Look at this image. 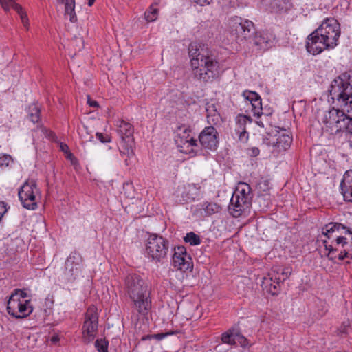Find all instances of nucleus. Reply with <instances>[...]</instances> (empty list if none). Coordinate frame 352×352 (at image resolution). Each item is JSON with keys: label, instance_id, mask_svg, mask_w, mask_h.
I'll return each mask as SVG.
<instances>
[{"label": "nucleus", "instance_id": "obj_7", "mask_svg": "<svg viewBox=\"0 0 352 352\" xmlns=\"http://www.w3.org/2000/svg\"><path fill=\"white\" fill-rule=\"evenodd\" d=\"M38 195L39 190L34 179H28L18 192L19 199L23 206L28 210H35L37 208Z\"/></svg>", "mask_w": 352, "mask_h": 352}, {"label": "nucleus", "instance_id": "obj_44", "mask_svg": "<svg viewBox=\"0 0 352 352\" xmlns=\"http://www.w3.org/2000/svg\"><path fill=\"white\" fill-rule=\"evenodd\" d=\"M20 16H21V21H22L23 25L26 28H28V27H29V20H28V16H27L26 13H22V14L20 15Z\"/></svg>", "mask_w": 352, "mask_h": 352}, {"label": "nucleus", "instance_id": "obj_50", "mask_svg": "<svg viewBox=\"0 0 352 352\" xmlns=\"http://www.w3.org/2000/svg\"><path fill=\"white\" fill-rule=\"evenodd\" d=\"M259 149L258 148L254 147L252 148V156H257L259 154Z\"/></svg>", "mask_w": 352, "mask_h": 352}, {"label": "nucleus", "instance_id": "obj_37", "mask_svg": "<svg viewBox=\"0 0 352 352\" xmlns=\"http://www.w3.org/2000/svg\"><path fill=\"white\" fill-rule=\"evenodd\" d=\"M12 160V158L8 155H0V166H8Z\"/></svg>", "mask_w": 352, "mask_h": 352}, {"label": "nucleus", "instance_id": "obj_35", "mask_svg": "<svg viewBox=\"0 0 352 352\" xmlns=\"http://www.w3.org/2000/svg\"><path fill=\"white\" fill-rule=\"evenodd\" d=\"M243 96L245 98L246 100L250 101V104L254 101H256V100L261 98L260 96L256 92L251 91H244Z\"/></svg>", "mask_w": 352, "mask_h": 352}, {"label": "nucleus", "instance_id": "obj_36", "mask_svg": "<svg viewBox=\"0 0 352 352\" xmlns=\"http://www.w3.org/2000/svg\"><path fill=\"white\" fill-rule=\"evenodd\" d=\"M255 204H258L261 210H265L266 208H267L269 201L268 200L265 199L263 195H261L258 196L255 201Z\"/></svg>", "mask_w": 352, "mask_h": 352}, {"label": "nucleus", "instance_id": "obj_21", "mask_svg": "<svg viewBox=\"0 0 352 352\" xmlns=\"http://www.w3.org/2000/svg\"><path fill=\"white\" fill-rule=\"evenodd\" d=\"M221 340L223 343L231 345L235 344L236 340H238L242 346H245L247 344V340L245 338L238 333H234L231 330H228L222 334Z\"/></svg>", "mask_w": 352, "mask_h": 352}, {"label": "nucleus", "instance_id": "obj_13", "mask_svg": "<svg viewBox=\"0 0 352 352\" xmlns=\"http://www.w3.org/2000/svg\"><path fill=\"white\" fill-rule=\"evenodd\" d=\"M199 140L204 148L214 151L219 144V133L212 126L205 127L199 135Z\"/></svg>", "mask_w": 352, "mask_h": 352}, {"label": "nucleus", "instance_id": "obj_34", "mask_svg": "<svg viewBox=\"0 0 352 352\" xmlns=\"http://www.w3.org/2000/svg\"><path fill=\"white\" fill-rule=\"evenodd\" d=\"M95 346L98 352H108V342L105 340H96Z\"/></svg>", "mask_w": 352, "mask_h": 352}, {"label": "nucleus", "instance_id": "obj_32", "mask_svg": "<svg viewBox=\"0 0 352 352\" xmlns=\"http://www.w3.org/2000/svg\"><path fill=\"white\" fill-rule=\"evenodd\" d=\"M252 105V111L253 112V114L254 116L260 117L263 112H262V102H261V98H258L256 100V101H254L251 103Z\"/></svg>", "mask_w": 352, "mask_h": 352}, {"label": "nucleus", "instance_id": "obj_16", "mask_svg": "<svg viewBox=\"0 0 352 352\" xmlns=\"http://www.w3.org/2000/svg\"><path fill=\"white\" fill-rule=\"evenodd\" d=\"M201 186L195 184H187L179 186L177 189V197H181L180 202L188 203L193 201L199 196Z\"/></svg>", "mask_w": 352, "mask_h": 352}, {"label": "nucleus", "instance_id": "obj_48", "mask_svg": "<svg viewBox=\"0 0 352 352\" xmlns=\"http://www.w3.org/2000/svg\"><path fill=\"white\" fill-rule=\"evenodd\" d=\"M342 108H345L348 113L352 111V100L348 101V107H342Z\"/></svg>", "mask_w": 352, "mask_h": 352}, {"label": "nucleus", "instance_id": "obj_5", "mask_svg": "<svg viewBox=\"0 0 352 352\" xmlns=\"http://www.w3.org/2000/svg\"><path fill=\"white\" fill-rule=\"evenodd\" d=\"M344 111L345 108L340 110L333 107L324 113L323 123L336 133L346 131L352 133V118Z\"/></svg>", "mask_w": 352, "mask_h": 352}, {"label": "nucleus", "instance_id": "obj_25", "mask_svg": "<svg viewBox=\"0 0 352 352\" xmlns=\"http://www.w3.org/2000/svg\"><path fill=\"white\" fill-rule=\"evenodd\" d=\"M272 280L273 277H265L263 278V285L269 293L272 295H276L280 291V285Z\"/></svg>", "mask_w": 352, "mask_h": 352}, {"label": "nucleus", "instance_id": "obj_17", "mask_svg": "<svg viewBox=\"0 0 352 352\" xmlns=\"http://www.w3.org/2000/svg\"><path fill=\"white\" fill-rule=\"evenodd\" d=\"M251 206L247 199H245L243 201V198L239 197V195H232L228 210L233 217L237 218L245 211L249 210Z\"/></svg>", "mask_w": 352, "mask_h": 352}, {"label": "nucleus", "instance_id": "obj_47", "mask_svg": "<svg viewBox=\"0 0 352 352\" xmlns=\"http://www.w3.org/2000/svg\"><path fill=\"white\" fill-rule=\"evenodd\" d=\"M14 294H18L19 298H20L21 299V298L25 299V297L27 296V294L25 292L20 290V289L16 290Z\"/></svg>", "mask_w": 352, "mask_h": 352}, {"label": "nucleus", "instance_id": "obj_20", "mask_svg": "<svg viewBox=\"0 0 352 352\" xmlns=\"http://www.w3.org/2000/svg\"><path fill=\"white\" fill-rule=\"evenodd\" d=\"M267 9L272 13L286 12L291 4L289 0H265Z\"/></svg>", "mask_w": 352, "mask_h": 352}, {"label": "nucleus", "instance_id": "obj_3", "mask_svg": "<svg viewBox=\"0 0 352 352\" xmlns=\"http://www.w3.org/2000/svg\"><path fill=\"white\" fill-rule=\"evenodd\" d=\"M125 287L138 311L146 315L151 308L150 292L143 279L137 274H129L125 280Z\"/></svg>", "mask_w": 352, "mask_h": 352}, {"label": "nucleus", "instance_id": "obj_1", "mask_svg": "<svg viewBox=\"0 0 352 352\" xmlns=\"http://www.w3.org/2000/svg\"><path fill=\"white\" fill-rule=\"evenodd\" d=\"M193 78L203 82H212L219 76V63L210 54L208 47L196 41L188 46Z\"/></svg>", "mask_w": 352, "mask_h": 352}, {"label": "nucleus", "instance_id": "obj_18", "mask_svg": "<svg viewBox=\"0 0 352 352\" xmlns=\"http://www.w3.org/2000/svg\"><path fill=\"white\" fill-rule=\"evenodd\" d=\"M250 43L253 44L256 50L265 51L272 46V40L268 33L256 32Z\"/></svg>", "mask_w": 352, "mask_h": 352}, {"label": "nucleus", "instance_id": "obj_38", "mask_svg": "<svg viewBox=\"0 0 352 352\" xmlns=\"http://www.w3.org/2000/svg\"><path fill=\"white\" fill-rule=\"evenodd\" d=\"M349 327H350V324H349V320L343 322L342 325L339 328L340 333L341 334H346Z\"/></svg>", "mask_w": 352, "mask_h": 352}, {"label": "nucleus", "instance_id": "obj_56", "mask_svg": "<svg viewBox=\"0 0 352 352\" xmlns=\"http://www.w3.org/2000/svg\"><path fill=\"white\" fill-rule=\"evenodd\" d=\"M210 109L212 110V114H214V109H216L214 105L210 106Z\"/></svg>", "mask_w": 352, "mask_h": 352}, {"label": "nucleus", "instance_id": "obj_27", "mask_svg": "<svg viewBox=\"0 0 352 352\" xmlns=\"http://www.w3.org/2000/svg\"><path fill=\"white\" fill-rule=\"evenodd\" d=\"M28 118L33 123H38L41 120V109L36 104H32L28 107Z\"/></svg>", "mask_w": 352, "mask_h": 352}, {"label": "nucleus", "instance_id": "obj_55", "mask_svg": "<svg viewBox=\"0 0 352 352\" xmlns=\"http://www.w3.org/2000/svg\"><path fill=\"white\" fill-rule=\"evenodd\" d=\"M58 3L64 4L66 0H56Z\"/></svg>", "mask_w": 352, "mask_h": 352}, {"label": "nucleus", "instance_id": "obj_9", "mask_svg": "<svg viewBox=\"0 0 352 352\" xmlns=\"http://www.w3.org/2000/svg\"><path fill=\"white\" fill-rule=\"evenodd\" d=\"M7 310L16 318H24L30 315L33 307L28 300L19 298L18 294H12L8 302Z\"/></svg>", "mask_w": 352, "mask_h": 352}, {"label": "nucleus", "instance_id": "obj_22", "mask_svg": "<svg viewBox=\"0 0 352 352\" xmlns=\"http://www.w3.org/2000/svg\"><path fill=\"white\" fill-rule=\"evenodd\" d=\"M234 195H239V197L248 200V204L252 205V189L249 184L246 183H240L236 187Z\"/></svg>", "mask_w": 352, "mask_h": 352}, {"label": "nucleus", "instance_id": "obj_46", "mask_svg": "<svg viewBox=\"0 0 352 352\" xmlns=\"http://www.w3.org/2000/svg\"><path fill=\"white\" fill-rule=\"evenodd\" d=\"M291 274V272L289 271L287 269H285L283 270L281 275L283 276V280H285Z\"/></svg>", "mask_w": 352, "mask_h": 352}, {"label": "nucleus", "instance_id": "obj_30", "mask_svg": "<svg viewBox=\"0 0 352 352\" xmlns=\"http://www.w3.org/2000/svg\"><path fill=\"white\" fill-rule=\"evenodd\" d=\"M350 257L352 259V234L350 242L348 241V245L344 247L342 250L338 254L337 258L339 261H343L345 258Z\"/></svg>", "mask_w": 352, "mask_h": 352}, {"label": "nucleus", "instance_id": "obj_23", "mask_svg": "<svg viewBox=\"0 0 352 352\" xmlns=\"http://www.w3.org/2000/svg\"><path fill=\"white\" fill-rule=\"evenodd\" d=\"M190 132V129L185 127L184 126L178 127V135L180 139V142L183 144L187 143L191 146H197V140L192 138L188 139Z\"/></svg>", "mask_w": 352, "mask_h": 352}, {"label": "nucleus", "instance_id": "obj_28", "mask_svg": "<svg viewBox=\"0 0 352 352\" xmlns=\"http://www.w3.org/2000/svg\"><path fill=\"white\" fill-rule=\"evenodd\" d=\"M0 3L5 10H8L12 7L19 15H21L22 13H25L23 10L22 7L19 4L16 3L14 0H0Z\"/></svg>", "mask_w": 352, "mask_h": 352}, {"label": "nucleus", "instance_id": "obj_29", "mask_svg": "<svg viewBox=\"0 0 352 352\" xmlns=\"http://www.w3.org/2000/svg\"><path fill=\"white\" fill-rule=\"evenodd\" d=\"M211 107H208L206 108L207 111V118H208V122L210 124H218L221 122V115L217 111L216 109H214V114H212V110L210 109Z\"/></svg>", "mask_w": 352, "mask_h": 352}, {"label": "nucleus", "instance_id": "obj_54", "mask_svg": "<svg viewBox=\"0 0 352 352\" xmlns=\"http://www.w3.org/2000/svg\"><path fill=\"white\" fill-rule=\"evenodd\" d=\"M88 1V6H91L94 3L96 0H87Z\"/></svg>", "mask_w": 352, "mask_h": 352}, {"label": "nucleus", "instance_id": "obj_14", "mask_svg": "<svg viewBox=\"0 0 352 352\" xmlns=\"http://www.w3.org/2000/svg\"><path fill=\"white\" fill-rule=\"evenodd\" d=\"M173 265L175 267L184 272L192 270L193 264L192 259L187 254L186 248L184 246H178L177 248H175V252L173 256Z\"/></svg>", "mask_w": 352, "mask_h": 352}, {"label": "nucleus", "instance_id": "obj_19", "mask_svg": "<svg viewBox=\"0 0 352 352\" xmlns=\"http://www.w3.org/2000/svg\"><path fill=\"white\" fill-rule=\"evenodd\" d=\"M340 188L344 200L352 201V170L345 172L340 183Z\"/></svg>", "mask_w": 352, "mask_h": 352}, {"label": "nucleus", "instance_id": "obj_4", "mask_svg": "<svg viewBox=\"0 0 352 352\" xmlns=\"http://www.w3.org/2000/svg\"><path fill=\"white\" fill-rule=\"evenodd\" d=\"M322 234L327 239H333L330 243L327 239L323 240V243L326 250H328L327 256L329 259L335 261L337 258V252L339 251L337 245H341L342 248L348 245V239L342 236V234L352 235V231L339 223H329L325 225L322 229Z\"/></svg>", "mask_w": 352, "mask_h": 352}, {"label": "nucleus", "instance_id": "obj_51", "mask_svg": "<svg viewBox=\"0 0 352 352\" xmlns=\"http://www.w3.org/2000/svg\"><path fill=\"white\" fill-rule=\"evenodd\" d=\"M214 207H216V206H215V205H212V204H209L206 206V210H207V212H209V211H210V210L214 211V208H213V207H214Z\"/></svg>", "mask_w": 352, "mask_h": 352}, {"label": "nucleus", "instance_id": "obj_40", "mask_svg": "<svg viewBox=\"0 0 352 352\" xmlns=\"http://www.w3.org/2000/svg\"><path fill=\"white\" fill-rule=\"evenodd\" d=\"M173 333V332L156 333V334L151 335L150 338H153L158 340H161L162 339L164 338L166 336H167L168 335H171Z\"/></svg>", "mask_w": 352, "mask_h": 352}, {"label": "nucleus", "instance_id": "obj_24", "mask_svg": "<svg viewBox=\"0 0 352 352\" xmlns=\"http://www.w3.org/2000/svg\"><path fill=\"white\" fill-rule=\"evenodd\" d=\"M292 142V138L288 134H287L285 131L284 133L278 135L276 146L280 149L286 151L289 148Z\"/></svg>", "mask_w": 352, "mask_h": 352}, {"label": "nucleus", "instance_id": "obj_8", "mask_svg": "<svg viewBox=\"0 0 352 352\" xmlns=\"http://www.w3.org/2000/svg\"><path fill=\"white\" fill-rule=\"evenodd\" d=\"M98 327V314L97 308L91 305L85 314V320L82 325V338L85 343L93 341L96 337Z\"/></svg>", "mask_w": 352, "mask_h": 352}, {"label": "nucleus", "instance_id": "obj_42", "mask_svg": "<svg viewBox=\"0 0 352 352\" xmlns=\"http://www.w3.org/2000/svg\"><path fill=\"white\" fill-rule=\"evenodd\" d=\"M6 206L7 204L5 202H0V220H1L2 217L7 212Z\"/></svg>", "mask_w": 352, "mask_h": 352}, {"label": "nucleus", "instance_id": "obj_49", "mask_svg": "<svg viewBox=\"0 0 352 352\" xmlns=\"http://www.w3.org/2000/svg\"><path fill=\"white\" fill-rule=\"evenodd\" d=\"M60 149L62 151H63L64 153H66L69 151V147L67 144L61 143L60 144Z\"/></svg>", "mask_w": 352, "mask_h": 352}, {"label": "nucleus", "instance_id": "obj_39", "mask_svg": "<svg viewBox=\"0 0 352 352\" xmlns=\"http://www.w3.org/2000/svg\"><path fill=\"white\" fill-rule=\"evenodd\" d=\"M96 137L102 143L109 142L111 141L110 137L108 135H104L101 133H97Z\"/></svg>", "mask_w": 352, "mask_h": 352}, {"label": "nucleus", "instance_id": "obj_53", "mask_svg": "<svg viewBox=\"0 0 352 352\" xmlns=\"http://www.w3.org/2000/svg\"><path fill=\"white\" fill-rule=\"evenodd\" d=\"M67 153V158L70 159V160H72V158H74L73 154L72 153H70L69 151Z\"/></svg>", "mask_w": 352, "mask_h": 352}, {"label": "nucleus", "instance_id": "obj_11", "mask_svg": "<svg viewBox=\"0 0 352 352\" xmlns=\"http://www.w3.org/2000/svg\"><path fill=\"white\" fill-rule=\"evenodd\" d=\"M118 126V133L121 137L122 142L120 145V153L126 155L128 157L134 155L133 146V127L128 122L123 120L120 121Z\"/></svg>", "mask_w": 352, "mask_h": 352}, {"label": "nucleus", "instance_id": "obj_43", "mask_svg": "<svg viewBox=\"0 0 352 352\" xmlns=\"http://www.w3.org/2000/svg\"><path fill=\"white\" fill-rule=\"evenodd\" d=\"M212 0H190L191 2L200 5L201 6L209 5L212 2Z\"/></svg>", "mask_w": 352, "mask_h": 352}, {"label": "nucleus", "instance_id": "obj_2", "mask_svg": "<svg viewBox=\"0 0 352 352\" xmlns=\"http://www.w3.org/2000/svg\"><path fill=\"white\" fill-rule=\"evenodd\" d=\"M340 36V27L333 19H326L322 24L307 37V50L314 55L325 50L333 49L338 45Z\"/></svg>", "mask_w": 352, "mask_h": 352}, {"label": "nucleus", "instance_id": "obj_52", "mask_svg": "<svg viewBox=\"0 0 352 352\" xmlns=\"http://www.w3.org/2000/svg\"><path fill=\"white\" fill-rule=\"evenodd\" d=\"M76 41L80 44V47H79V50H80L83 47V41H82V38H77Z\"/></svg>", "mask_w": 352, "mask_h": 352}, {"label": "nucleus", "instance_id": "obj_12", "mask_svg": "<svg viewBox=\"0 0 352 352\" xmlns=\"http://www.w3.org/2000/svg\"><path fill=\"white\" fill-rule=\"evenodd\" d=\"M231 32L235 36L238 42L251 41L256 33L254 24L248 20L243 21L241 19H235L230 25Z\"/></svg>", "mask_w": 352, "mask_h": 352}, {"label": "nucleus", "instance_id": "obj_45", "mask_svg": "<svg viewBox=\"0 0 352 352\" xmlns=\"http://www.w3.org/2000/svg\"><path fill=\"white\" fill-rule=\"evenodd\" d=\"M87 103L90 107H98V103L96 101L91 100L90 96H87Z\"/></svg>", "mask_w": 352, "mask_h": 352}, {"label": "nucleus", "instance_id": "obj_6", "mask_svg": "<svg viewBox=\"0 0 352 352\" xmlns=\"http://www.w3.org/2000/svg\"><path fill=\"white\" fill-rule=\"evenodd\" d=\"M168 248V241L161 236L153 234L148 238L146 244L147 254L157 262H161L166 258Z\"/></svg>", "mask_w": 352, "mask_h": 352}, {"label": "nucleus", "instance_id": "obj_33", "mask_svg": "<svg viewBox=\"0 0 352 352\" xmlns=\"http://www.w3.org/2000/svg\"><path fill=\"white\" fill-rule=\"evenodd\" d=\"M184 241L187 243H190L192 245H197L201 243L200 237L192 232L186 234L184 237Z\"/></svg>", "mask_w": 352, "mask_h": 352}, {"label": "nucleus", "instance_id": "obj_15", "mask_svg": "<svg viewBox=\"0 0 352 352\" xmlns=\"http://www.w3.org/2000/svg\"><path fill=\"white\" fill-rule=\"evenodd\" d=\"M248 122L250 123L252 122V119L249 116L239 115L236 118V124L232 135L242 143L247 142L249 138L248 133L246 131Z\"/></svg>", "mask_w": 352, "mask_h": 352}, {"label": "nucleus", "instance_id": "obj_26", "mask_svg": "<svg viewBox=\"0 0 352 352\" xmlns=\"http://www.w3.org/2000/svg\"><path fill=\"white\" fill-rule=\"evenodd\" d=\"M65 4V15L69 16L72 23L77 22V16L75 12V0H66Z\"/></svg>", "mask_w": 352, "mask_h": 352}, {"label": "nucleus", "instance_id": "obj_10", "mask_svg": "<svg viewBox=\"0 0 352 352\" xmlns=\"http://www.w3.org/2000/svg\"><path fill=\"white\" fill-rule=\"evenodd\" d=\"M329 91L332 98H336L340 103V107H348V101L352 100V85L340 77L332 82Z\"/></svg>", "mask_w": 352, "mask_h": 352}, {"label": "nucleus", "instance_id": "obj_57", "mask_svg": "<svg viewBox=\"0 0 352 352\" xmlns=\"http://www.w3.org/2000/svg\"><path fill=\"white\" fill-rule=\"evenodd\" d=\"M69 261L67 260L66 261V267H67L69 266Z\"/></svg>", "mask_w": 352, "mask_h": 352}, {"label": "nucleus", "instance_id": "obj_58", "mask_svg": "<svg viewBox=\"0 0 352 352\" xmlns=\"http://www.w3.org/2000/svg\"><path fill=\"white\" fill-rule=\"evenodd\" d=\"M126 186H128V187H131V185H130V184H126Z\"/></svg>", "mask_w": 352, "mask_h": 352}, {"label": "nucleus", "instance_id": "obj_31", "mask_svg": "<svg viewBox=\"0 0 352 352\" xmlns=\"http://www.w3.org/2000/svg\"><path fill=\"white\" fill-rule=\"evenodd\" d=\"M159 10L152 4L145 12L144 16L148 22H153L157 19Z\"/></svg>", "mask_w": 352, "mask_h": 352}, {"label": "nucleus", "instance_id": "obj_41", "mask_svg": "<svg viewBox=\"0 0 352 352\" xmlns=\"http://www.w3.org/2000/svg\"><path fill=\"white\" fill-rule=\"evenodd\" d=\"M269 276L273 277V280L274 283H278L280 285V283L284 281L285 280H283V277L281 278L278 274H274V273H270L268 274Z\"/></svg>", "mask_w": 352, "mask_h": 352}]
</instances>
